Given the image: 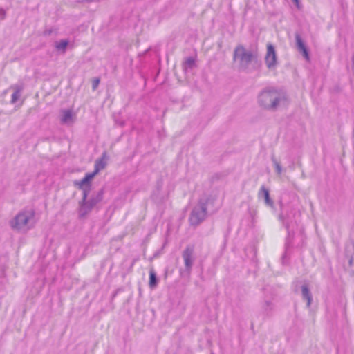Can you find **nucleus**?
Instances as JSON below:
<instances>
[{
  "label": "nucleus",
  "mask_w": 354,
  "mask_h": 354,
  "mask_svg": "<svg viewBox=\"0 0 354 354\" xmlns=\"http://www.w3.org/2000/svg\"><path fill=\"white\" fill-rule=\"evenodd\" d=\"M233 60L237 64L239 71L251 72L258 64L257 55L247 50L243 45L236 46L233 53Z\"/></svg>",
  "instance_id": "1"
},
{
  "label": "nucleus",
  "mask_w": 354,
  "mask_h": 354,
  "mask_svg": "<svg viewBox=\"0 0 354 354\" xmlns=\"http://www.w3.org/2000/svg\"><path fill=\"white\" fill-rule=\"evenodd\" d=\"M286 101V95L274 88H268L262 91L258 97V102L262 108L275 111L279 106Z\"/></svg>",
  "instance_id": "2"
},
{
  "label": "nucleus",
  "mask_w": 354,
  "mask_h": 354,
  "mask_svg": "<svg viewBox=\"0 0 354 354\" xmlns=\"http://www.w3.org/2000/svg\"><path fill=\"white\" fill-rule=\"evenodd\" d=\"M210 201L211 198L207 195H203L199 198L198 203L192 210L189 218L191 225L197 226L206 218L207 209Z\"/></svg>",
  "instance_id": "3"
},
{
  "label": "nucleus",
  "mask_w": 354,
  "mask_h": 354,
  "mask_svg": "<svg viewBox=\"0 0 354 354\" xmlns=\"http://www.w3.org/2000/svg\"><path fill=\"white\" fill-rule=\"evenodd\" d=\"M35 222V212L32 210L22 211L10 221V225L15 230H26L31 227Z\"/></svg>",
  "instance_id": "4"
},
{
  "label": "nucleus",
  "mask_w": 354,
  "mask_h": 354,
  "mask_svg": "<svg viewBox=\"0 0 354 354\" xmlns=\"http://www.w3.org/2000/svg\"><path fill=\"white\" fill-rule=\"evenodd\" d=\"M104 196V189H100L97 192L91 195L89 199L86 201H80L79 202L78 216L80 218L86 217L90 213L93 207L102 201Z\"/></svg>",
  "instance_id": "5"
},
{
  "label": "nucleus",
  "mask_w": 354,
  "mask_h": 354,
  "mask_svg": "<svg viewBox=\"0 0 354 354\" xmlns=\"http://www.w3.org/2000/svg\"><path fill=\"white\" fill-rule=\"evenodd\" d=\"M297 212L295 209L290 208V212L284 214L282 212L279 215V218L283 222V224L286 227L288 232V239H290L292 236H293V229L295 225H297V219H296Z\"/></svg>",
  "instance_id": "6"
},
{
  "label": "nucleus",
  "mask_w": 354,
  "mask_h": 354,
  "mask_svg": "<svg viewBox=\"0 0 354 354\" xmlns=\"http://www.w3.org/2000/svg\"><path fill=\"white\" fill-rule=\"evenodd\" d=\"M182 257L185 267V272L189 274L195 260L194 246L193 245H187L182 253Z\"/></svg>",
  "instance_id": "7"
},
{
  "label": "nucleus",
  "mask_w": 354,
  "mask_h": 354,
  "mask_svg": "<svg viewBox=\"0 0 354 354\" xmlns=\"http://www.w3.org/2000/svg\"><path fill=\"white\" fill-rule=\"evenodd\" d=\"M265 62L269 69H273L277 64V54L274 46L269 43L267 44V52L265 57Z\"/></svg>",
  "instance_id": "8"
},
{
  "label": "nucleus",
  "mask_w": 354,
  "mask_h": 354,
  "mask_svg": "<svg viewBox=\"0 0 354 354\" xmlns=\"http://www.w3.org/2000/svg\"><path fill=\"white\" fill-rule=\"evenodd\" d=\"M295 40L297 50L302 54L306 61H310L308 50L299 33L295 34Z\"/></svg>",
  "instance_id": "9"
},
{
  "label": "nucleus",
  "mask_w": 354,
  "mask_h": 354,
  "mask_svg": "<svg viewBox=\"0 0 354 354\" xmlns=\"http://www.w3.org/2000/svg\"><path fill=\"white\" fill-rule=\"evenodd\" d=\"M75 115L70 109H65L61 111L60 122L62 124L72 125L75 122Z\"/></svg>",
  "instance_id": "10"
},
{
  "label": "nucleus",
  "mask_w": 354,
  "mask_h": 354,
  "mask_svg": "<svg viewBox=\"0 0 354 354\" xmlns=\"http://www.w3.org/2000/svg\"><path fill=\"white\" fill-rule=\"evenodd\" d=\"M24 85L21 83L16 84L10 86V88L14 91L11 97V104H15L17 102L21 95V92L24 90Z\"/></svg>",
  "instance_id": "11"
},
{
  "label": "nucleus",
  "mask_w": 354,
  "mask_h": 354,
  "mask_svg": "<svg viewBox=\"0 0 354 354\" xmlns=\"http://www.w3.org/2000/svg\"><path fill=\"white\" fill-rule=\"evenodd\" d=\"M274 310V304L271 300L266 299L261 304V310L264 315L270 316Z\"/></svg>",
  "instance_id": "12"
},
{
  "label": "nucleus",
  "mask_w": 354,
  "mask_h": 354,
  "mask_svg": "<svg viewBox=\"0 0 354 354\" xmlns=\"http://www.w3.org/2000/svg\"><path fill=\"white\" fill-rule=\"evenodd\" d=\"M301 297L304 300L307 301V307H310L313 300L311 292L307 284H303L301 287Z\"/></svg>",
  "instance_id": "13"
},
{
  "label": "nucleus",
  "mask_w": 354,
  "mask_h": 354,
  "mask_svg": "<svg viewBox=\"0 0 354 354\" xmlns=\"http://www.w3.org/2000/svg\"><path fill=\"white\" fill-rule=\"evenodd\" d=\"M259 197L263 196L264 198L265 203L269 207H273V201L270 197L269 190L266 188L264 185L261 186L259 192Z\"/></svg>",
  "instance_id": "14"
},
{
  "label": "nucleus",
  "mask_w": 354,
  "mask_h": 354,
  "mask_svg": "<svg viewBox=\"0 0 354 354\" xmlns=\"http://www.w3.org/2000/svg\"><path fill=\"white\" fill-rule=\"evenodd\" d=\"M106 158V153L104 152L102 158L96 160L95 162V173H98L100 170L103 169L106 167V162L104 159Z\"/></svg>",
  "instance_id": "15"
},
{
  "label": "nucleus",
  "mask_w": 354,
  "mask_h": 354,
  "mask_svg": "<svg viewBox=\"0 0 354 354\" xmlns=\"http://www.w3.org/2000/svg\"><path fill=\"white\" fill-rule=\"evenodd\" d=\"M68 45V41L67 39H62L55 43L56 50L62 54L65 53Z\"/></svg>",
  "instance_id": "16"
},
{
  "label": "nucleus",
  "mask_w": 354,
  "mask_h": 354,
  "mask_svg": "<svg viewBox=\"0 0 354 354\" xmlns=\"http://www.w3.org/2000/svg\"><path fill=\"white\" fill-rule=\"evenodd\" d=\"M158 277L156 274L153 268H151L149 271V286L150 288L153 289L158 285Z\"/></svg>",
  "instance_id": "17"
},
{
  "label": "nucleus",
  "mask_w": 354,
  "mask_h": 354,
  "mask_svg": "<svg viewBox=\"0 0 354 354\" xmlns=\"http://www.w3.org/2000/svg\"><path fill=\"white\" fill-rule=\"evenodd\" d=\"M195 66V59L192 57H187L183 64L185 70L192 69Z\"/></svg>",
  "instance_id": "18"
},
{
  "label": "nucleus",
  "mask_w": 354,
  "mask_h": 354,
  "mask_svg": "<svg viewBox=\"0 0 354 354\" xmlns=\"http://www.w3.org/2000/svg\"><path fill=\"white\" fill-rule=\"evenodd\" d=\"M74 185L78 188V189H83V187L86 186H91V183H88V180H86L85 178H83L80 181H75L74 183Z\"/></svg>",
  "instance_id": "19"
},
{
  "label": "nucleus",
  "mask_w": 354,
  "mask_h": 354,
  "mask_svg": "<svg viewBox=\"0 0 354 354\" xmlns=\"http://www.w3.org/2000/svg\"><path fill=\"white\" fill-rule=\"evenodd\" d=\"M272 162L275 167L276 172L278 175H280L282 173V167L280 163L277 161L274 156L271 158Z\"/></svg>",
  "instance_id": "20"
},
{
  "label": "nucleus",
  "mask_w": 354,
  "mask_h": 354,
  "mask_svg": "<svg viewBox=\"0 0 354 354\" xmlns=\"http://www.w3.org/2000/svg\"><path fill=\"white\" fill-rule=\"evenodd\" d=\"M80 189L82 191V198L81 201H83V202L86 201V199L87 198L88 195L89 194V193L91 192V186L83 187V189Z\"/></svg>",
  "instance_id": "21"
},
{
  "label": "nucleus",
  "mask_w": 354,
  "mask_h": 354,
  "mask_svg": "<svg viewBox=\"0 0 354 354\" xmlns=\"http://www.w3.org/2000/svg\"><path fill=\"white\" fill-rule=\"evenodd\" d=\"M97 173H95V171H93L92 173H87L86 174L84 178H86V180L88 181V183H91V180L94 178V176Z\"/></svg>",
  "instance_id": "22"
},
{
  "label": "nucleus",
  "mask_w": 354,
  "mask_h": 354,
  "mask_svg": "<svg viewBox=\"0 0 354 354\" xmlns=\"http://www.w3.org/2000/svg\"><path fill=\"white\" fill-rule=\"evenodd\" d=\"M99 82L100 81L98 79H96L93 81V89H95L97 88V86H98Z\"/></svg>",
  "instance_id": "23"
},
{
  "label": "nucleus",
  "mask_w": 354,
  "mask_h": 354,
  "mask_svg": "<svg viewBox=\"0 0 354 354\" xmlns=\"http://www.w3.org/2000/svg\"><path fill=\"white\" fill-rule=\"evenodd\" d=\"M6 16V11L3 8H0V17L3 19Z\"/></svg>",
  "instance_id": "24"
},
{
  "label": "nucleus",
  "mask_w": 354,
  "mask_h": 354,
  "mask_svg": "<svg viewBox=\"0 0 354 354\" xmlns=\"http://www.w3.org/2000/svg\"><path fill=\"white\" fill-rule=\"evenodd\" d=\"M351 61H352V68L354 71V54L352 56Z\"/></svg>",
  "instance_id": "25"
},
{
  "label": "nucleus",
  "mask_w": 354,
  "mask_h": 354,
  "mask_svg": "<svg viewBox=\"0 0 354 354\" xmlns=\"http://www.w3.org/2000/svg\"><path fill=\"white\" fill-rule=\"evenodd\" d=\"M352 273L354 274V269L351 270Z\"/></svg>",
  "instance_id": "26"
},
{
  "label": "nucleus",
  "mask_w": 354,
  "mask_h": 354,
  "mask_svg": "<svg viewBox=\"0 0 354 354\" xmlns=\"http://www.w3.org/2000/svg\"><path fill=\"white\" fill-rule=\"evenodd\" d=\"M296 1H297L298 0H295Z\"/></svg>",
  "instance_id": "27"
}]
</instances>
